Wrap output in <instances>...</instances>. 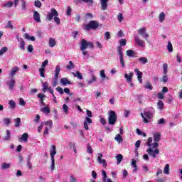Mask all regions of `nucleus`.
Instances as JSON below:
<instances>
[{
	"mask_svg": "<svg viewBox=\"0 0 182 182\" xmlns=\"http://www.w3.org/2000/svg\"><path fill=\"white\" fill-rule=\"evenodd\" d=\"M134 73H136L137 78L138 77H143V73H141L140 70H139L138 68H136L134 70Z\"/></svg>",
	"mask_w": 182,
	"mask_h": 182,
	"instance_id": "nucleus-47",
	"label": "nucleus"
},
{
	"mask_svg": "<svg viewBox=\"0 0 182 182\" xmlns=\"http://www.w3.org/2000/svg\"><path fill=\"white\" fill-rule=\"evenodd\" d=\"M168 68V65H167V63H164V65H163V69H164V75H167V72H168V70H167V68Z\"/></svg>",
	"mask_w": 182,
	"mask_h": 182,
	"instance_id": "nucleus-57",
	"label": "nucleus"
},
{
	"mask_svg": "<svg viewBox=\"0 0 182 182\" xmlns=\"http://www.w3.org/2000/svg\"><path fill=\"white\" fill-rule=\"evenodd\" d=\"M167 49L170 53H171V52H173V44H171V41L168 42Z\"/></svg>",
	"mask_w": 182,
	"mask_h": 182,
	"instance_id": "nucleus-41",
	"label": "nucleus"
},
{
	"mask_svg": "<svg viewBox=\"0 0 182 182\" xmlns=\"http://www.w3.org/2000/svg\"><path fill=\"white\" fill-rule=\"evenodd\" d=\"M139 62H140V63L141 65H146V63H149V60L147 58H146L145 57H140L138 59Z\"/></svg>",
	"mask_w": 182,
	"mask_h": 182,
	"instance_id": "nucleus-25",
	"label": "nucleus"
},
{
	"mask_svg": "<svg viewBox=\"0 0 182 182\" xmlns=\"http://www.w3.org/2000/svg\"><path fill=\"white\" fill-rule=\"evenodd\" d=\"M102 157H103V154H98L97 160V162L99 163V164H102V166L106 168V167H107V163L106 162V161L105 159H102Z\"/></svg>",
	"mask_w": 182,
	"mask_h": 182,
	"instance_id": "nucleus-11",
	"label": "nucleus"
},
{
	"mask_svg": "<svg viewBox=\"0 0 182 182\" xmlns=\"http://www.w3.org/2000/svg\"><path fill=\"white\" fill-rule=\"evenodd\" d=\"M62 86H66V85H72V82H70L67 77H63L60 80Z\"/></svg>",
	"mask_w": 182,
	"mask_h": 182,
	"instance_id": "nucleus-18",
	"label": "nucleus"
},
{
	"mask_svg": "<svg viewBox=\"0 0 182 182\" xmlns=\"http://www.w3.org/2000/svg\"><path fill=\"white\" fill-rule=\"evenodd\" d=\"M43 123L46 126H48L49 129H52V126H53V122H52V120L47 121V122H43Z\"/></svg>",
	"mask_w": 182,
	"mask_h": 182,
	"instance_id": "nucleus-46",
	"label": "nucleus"
},
{
	"mask_svg": "<svg viewBox=\"0 0 182 182\" xmlns=\"http://www.w3.org/2000/svg\"><path fill=\"white\" fill-rule=\"evenodd\" d=\"M48 87H49V84L48 83V82H45L43 84V92L45 93L46 90H48Z\"/></svg>",
	"mask_w": 182,
	"mask_h": 182,
	"instance_id": "nucleus-44",
	"label": "nucleus"
},
{
	"mask_svg": "<svg viewBox=\"0 0 182 182\" xmlns=\"http://www.w3.org/2000/svg\"><path fill=\"white\" fill-rule=\"evenodd\" d=\"M164 106V103L161 100H159L158 102V109L160 110H162L163 107Z\"/></svg>",
	"mask_w": 182,
	"mask_h": 182,
	"instance_id": "nucleus-52",
	"label": "nucleus"
},
{
	"mask_svg": "<svg viewBox=\"0 0 182 182\" xmlns=\"http://www.w3.org/2000/svg\"><path fill=\"white\" fill-rule=\"evenodd\" d=\"M51 171L55 170V158H51V165H50Z\"/></svg>",
	"mask_w": 182,
	"mask_h": 182,
	"instance_id": "nucleus-53",
	"label": "nucleus"
},
{
	"mask_svg": "<svg viewBox=\"0 0 182 182\" xmlns=\"http://www.w3.org/2000/svg\"><path fill=\"white\" fill-rule=\"evenodd\" d=\"M70 182H76V178H75V176L73 175H70Z\"/></svg>",
	"mask_w": 182,
	"mask_h": 182,
	"instance_id": "nucleus-64",
	"label": "nucleus"
},
{
	"mask_svg": "<svg viewBox=\"0 0 182 182\" xmlns=\"http://www.w3.org/2000/svg\"><path fill=\"white\" fill-rule=\"evenodd\" d=\"M28 134L24 133L22 134L21 137L18 139L19 141H24V143L28 142Z\"/></svg>",
	"mask_w": 182,
	"mask_h": 182,
	"instance_id": "nucleus-24",
	"label": "nucleus"
},
{
	"mask_svg": "<svg viewBox=\"0 0 182 182\" xmlns=\"http://www.w3.org/2000/svg\"><path fill=\"white\" fill-rule=\"evenodd\" d=\"M100 76L102 79H107V80H109V77L106 76V74L105 73V70H100Z\"/></svg>",
	"mask_w": 182,
	"mask_h": 182,
	"instance_id": "nucleus-35",
	"label": "nucleus"
},
{
	"mask_svg": "<svg viewBox=\"0 0 182 182\" xmlns=\"http://www.w3.org/2000/svg\"><path fill=\"white\" fill-rule=\"evenodd\" d=\"M127 56H129L130 58L134 56V51L133 50H127Z\"/></svg>",
	"mask_w": 182,
	"mask_h": 182,
	"instance_id": "nucleus-51",
	"label": "nucleus"
},
{
	"mask_svg": "<svg viewBox=\"0 0 182 182\" xmlns=\"http://www.w3.org/2000/svg\"><path fill=\"white\" fill-rule=\"evenodd\" d=\"M18 103H19L20 106H25L26 105V102H25V100H23V98L19 99Z\"/></svg>",
	"mask_w": 182,
	"mask_h": 182,
	"instance_id": "nucleus-63",
	"label": "nucleus"
},
{
	"mask_svg": "<svg viewBox=\"0 0 182 182\" xmlns=\"http://www.w3.org/2000/svg\"><path fill=\"white\" fill-rule=\"evenodd\" d=\"M117 55L119 56V62L121 63L122 68H126L124 65V60H123V52L122 51V47H118Z\"/></svg>",
	"mask_w": 182,
	"mask_h": 182,
	"instance_id": "nucleus-10",
	"label": "nucleus"
},
{
	"mask_svg": "<svg viewBox=\"0 0 182 182\" xmlns=\"http://www.w3.org/2000/svg\"><path fill=\"white\" fill-rule=\"evenodd\" d=\"M56 46V41H55L53 38H50L49 39V46L50 48H55Z\"/></svg>",
	"mask_w": 182,
	"mask_h": 182,
	"instance_id": "nucleus-30",
	"label": "nucleus"
},
{
	"mask_svg": "<svg viewBox=\"0 0 182 182\" xmlns=\"http://www.w3.org/2000/svg\"><path fill=\"white\" fill-rule=\"evenodd\" d=\"M73 76H75V77H77L80 80L83 79V76L82 75V73H80V72L77 71L76 73H72Z\"/></svg>",
	"mask_w": 182,
	"mask_h": 182,
	"instance_id": "nucleus-34",
	"label": "nucleus"
},
{
	"mask_svg": "<svg viewBox=\"0 0 182 182\" xmlns=\"http://www.w3.org/2000/svg\"><path fill=\"white\" fill-rule=\"evenodd\" d=\"M32 155H28L26 159V166L29 170H32Z\"/></svg>",
	"mask_w": 182,
	"mask_h": 182,
	"instance_id": "nucleus-15",
	"label": "nucleus"
},
{
	"mask_svg": "<svg viewBox=\"0 0 182 182\" xmlns=\"http://www.w3.org/2000/svg\"><path fill=\"white\" fill-rule=\"evenodd\" d=\"M55 155H56V146L52 145L50 146V156L51 159H55Z\"/></svg>",
	"mask_w": 182,
	"mask_h": 182,
	"instance_id": "nucleus-16",
	"label": "nucleus"
},
{
	"mask_svg": "<svg viewBox=\"0 0 182 182\" xmlns=\"http://www.w3.org/2000/svg\"><path fill=\"white\" fill-rule=\"evenodd\" d=\"M102 180H103V181H106V178H107V174L106 173V171H105V170H102Z\"/></svg>",
	"mask_w": 182,
	"mask_h": 182,
	"instance_id": "nucleus-59",
	"label": "nucleus"
},
{
	"mask_svg": "<svg viewBox=\"0 0 182 182\" xmlns=\"http://www.w3.org/2000/svg\"><path fill=\"white\" fill-rule=\"evenodd\" d=\"M9 105L10 109H15V107L16 106V103L14 100H10L9 102Z\"/></svg>",
	"mask_w": 182,
	"mask_h": 182,
	"instance_id": "nucleus-42",
	"label": "nucleus"
},
{
	"mask_svg": "<svg viewBox=\"0 0 182 182\" xmlns=\"http://www.w3.org/2000/svg\"><path fill=\"white\" fill-rule=\"evenodd\" d=\"M116 159L117 160V164H120V163H122V160H123V155L122 154H117L116 156Z\"/></svg>",
	"mask_w": 182,
	"mask_h": 182,
	"instance_id": "nucleus-37",
	"label": "nucleus"
},
{
	"mask_svg": "<svg viewBox=\"0 0 182 182\" xmlns=\"http://www.w3.org/2000/svg\"><path fill=\"white\" fill-rule=\"evenodd\" d=\"M5 28H7L9 29H15V26L12 24V22L11 21H9Z\"/></svg>",
	"mask_w": 182,
	"mask_h": 182,
	"instance_id": "nucleus-38",
	"label": "nucleus"
},
{
	"mask_svg": "<svg viewBox=\"0 0 182 182\" xmlns=\"http://www.w3.org/2000/svg\"><path fill=\"white\" fill-rule=\"evenodd\" d=\"M34 6H36V8H41L42 2H41V1H39V0H36L34 1Z\"/></svg>",
	"mask_w": 182,
	"mask_h": 182,
	"instance_id": "nucleus-45",
	"label": "nucleus"
},
{
	"mask_svg": "<svg viewBox=\"0 0 182 182\" xmlns=\"http://www.w3.org/2000/svg\"><path fill=\"white\" fill-rule=\"evenodd\" d=\"M40 110L42 113H46V114H49V113H50V108L48 106L43 107Z\"/></svg>",
	"mask_w": 182,
	"mask_h": 182,
	"instance_id": "nucleus-27",
	"label": "nucleus"
},
{
	"mask_svg": "<svg viewBox=\"0 0 182 182\" xmlns=\"http://www.w3.org/2000/svg\"><path fill=\"white\" fill-rule=\"evenodd\" d=\"M152 143H153V138L152 137L148 138L146 146H148V147H151Z\"/></svg>",
	"mask_w": 182,
	"mask_h": 182,
	"instance_id": "nucleus-55",
	"label": "nucleus"
},
{
	"mask_svg": "<svg viewBox=\"0 0 182 182\" xmlns=\"http://www.w3.org/2000/svg\"><path fill=\"white\" fill-rule=\"evenodd\" d=\"M134 73H130L129 74L125 73L124 75V79H126L128 83H132L133 82Z\"/></svg>",
	"mask_w": 182,
	"mask_h": 182,
	"instance_id": "nucleus-12",
	"label": "nucleus"
},
{
	"mask_svg": "<svg viewBox=\"0 0 182 182\" xmlns=\"http://www.w3.org/2000/svg\"><path fill=\"white\" fill-rule=\"evenodd\" d=\"M160 140H161V134H160V132L154 134V141L159 143Z\"/></svg>",
	"mask_w": 182,
	"mask_h": 182,
	"instance_id": "nucleus-20",
	"label": "nucleus"
},
{
	"mask_svg": "<svg viewBox=\"0 0 182 182\" xmlns=\"http://www.w3.org/2000/svg\"><path fill=\"white\" fill-rule=\"evenodd\" d=\"M33 19L36 22L41 23V14L38 11L33 12Z\"/></svg>",
	"mask_w": 182,
	"mask_h": 182,
	"instance_id": "nucleus-21",
	"label": "nucleus"
},
{
	"mask_svg": "<svg viewBox=\"0 0 182 182\" xmlns=\"http://www.w3.org/2000/svg\"><path fill=\"white\" fill-rule=\"evenodd\" d=\"M16 83V81L14 78H11V80L6 81V85L9 86L10 90H14V87H15Z\"/></svg>",
	"mask_w": 182,
	"mask_h": 182,
	"instance_id": "nucleus-14",
	"label": "nucleus"
},
{
	"mask_svg": "<svg viewBox=\"0 0 182 182\" xmlns=\"http://www.w3.org/2000/svg\"><path fill=\"white\" fill-rule=\"evenodd\" d=\"M114 140L117 141V143L120 144L123 142V138H122V135L119 134H117L116 136L114 137Z\"/></svg>",
	"mask_w": 182,
	"mask_h": 182,
	"instance_id": "nucleus-29",
	"label": "nucleus"
},
{
	"mask_svg": "<svg viewBox=\"0 0 182 182\" xmlns=\"http://www.w3.org/2000/svg\"><path fill=\"white\" fill-rule=\"evenodd\" d=\"M39 72H40V76L42 77H45V68H39Z\"/></svg>",
	"mask_w": 182,
	"mask_h": 182,
	"instance_id": "nucleus-56",
	"label": "nucleus"
},
{
	"mask_svg": "<svg viewBox=\"0 0 182 182\" xmlns=\"http://www.w3.org/2000/svg\"><path fill=\"white\" fill-rule=\"evenodd\" d=\"M66 68L68 69V70H70L75 68V64H73V62L69 61V65H68Z\"/></svg>",
	"mask_w": 182,
	"mask_h": 182,
	"instance_id": "nucleus-49",
	"label": "nucleus"
},
{
	"mask_svg": "<svg viewBox=\"0 0 182 182\" xmlns=\"http://www.w3.org/2000/svg\"><path fill=\"white\" fill-rule=\"evenodd\" d=\"M4 8H12L14 6V1H8L4 4Z\"/></svg>",
	"mask_w": 182,
	"mask_h": 182,
	"instance_id": "nucleus-39",
	"label": "nucleus"
},
{
	"mask_svg": "<svg viewBox=\"0 0 182 182\" xmlns=\"http://www.w3.org/2000/svg\"><path fill=\"white\" fill-rule=\"evenodd\" d=\"M4 141H9L11 140V131L6 129V136L3 138Z\"/></svg>",
	"mask_w": 182,
	"mask_h": 182,
	"instance_id": "nucleus-22",
	"label": "nucleus"
},
{
	"mask_svg": "<svg viewBox=\"0 0 182 182\" xmlns=\"http://www.w3.org/2000/svg\"><path fill=\"white\" fill-rule=\"evenodd\" d=\"M23 38L28 39V41H32V42H35L36 41L35 36H31L28 33H25Z\"/></svg>",
	"mask_w": 182,
	"mask_h": 182,
	"instance_id": "nucleus-26",
	"label": "nucleus"
},
{
	"mask_svg": "<svg viewBox=\"0 0 182 182\" xmlns=\"http://www.w3.org/2000/svg\"><path fill=\"white\" fill-rule=\"evenodd\" d=\"M55 16H59V13H58L56 9H52L47 14V19L48 21H52Z\"/></svg>",
	"mask_w": 182,
	"mask_h": 182,
	"instance_id": "nucleus-8",
	"label": "nucleus"
},
{
	"mask_svg": "<svg viewBox=\"0 0 182 182\" xmlns=\"http://www.w3.org/2000/svg\"><path fill=\"white\" fill-rule=\"evenodd\" d=\"M99 28V22L96 21H91L88 24L85 26V31H90V29L95 30Z\"/></svg>",
	"mask_w": 182,
	"mask_h": 182,
	"instance_id": "nucleus-5",
	"label": "nucleus"
},
{
	"mask_svg": "<svg viewBox=\"0 0 182 182\" xmlns=\"http://www.w3.org/2000/svg\"><path fill=\"white\" fill-rule=\"evenodd\" d=\"M164 19H166V14H164V12H161L159 16V22H164Z\"/></svg>",
	"mask_w": 182,
	"mask_h": 182,
	"instance_id": "nucleus-31",
	"label": "nucleus"
},
{
	"mask_svg": "<svg viewBox=\"0 0 182 182\" xmlns=\"http://www.w3.org/2000/svg\"><path fill=\"white\" fill-rule=\"evenodd\" d=\"M8 168H11V164L3 163L1 164V170H8Z\"/></svg>",
	"mask_w": 182,
	"mask_h": 182,
	"instance_id": "nucleus-32",
	"label": "nucleus"
},
{
	"mask_svg": "<svg viewBox=\"0 0 182 182\" xmlns=\"http://www.w3.org/2000/svg\"><path fill=\"white\" fill-rule=\"evenodd\" d=\"M138 33L139 35H140V36H141V38L145 39V41H148L149 35L147 33V30L146 29V27L140 28L138 30Z\"/></svg>",
	"mask_w": 182,
	"mask_h": 182,
	"instance_id": "nucleus-7",
	"label": "nucleus"
},
{
	"mask_svg": "<svg viewBox=\"0 0 182 182\" xmlns=\"http://www.w3.org/2000/svg\"><path fill=\"white\" fill-rule=\"evenodd\" d=\"M37 97H38V99H40V100H43V99H45V97H46V95H45L42 93H39L37 95Z\"/></svg>",
	"mask_w": 182,
	"mask_h": 182,
	"instance_id": "nucleus-61",
	"label": "nucleus"
},
{
	"mask_svg": "<svg viewBox=\"0 0 182 182\" xmlns=\"http://www.w3.org/2000/svg\"><path fill=\"white\" fill-rule=\"evenodd\" d=\"M134 41L135 43L138 46H140L141 48H144V45H146V42L144 40H141L139 36H134Z\"/></svg>",
	"mask_w": 182,
	"mask_h": 182,
	"instance_id": "nucleus-9",
	"label": "nucleus"
},
{
	"mask_svg": "<svg viewBox=\"0 0 182 182\" xmlns=\"http://www.w3.org/2000/svg\"><path fill=\"white\" fill-rule=\"evenodd\" d=\"M59 73H60V65H57L55 67V74H54V81L52 83L53 87H56L58 85V79L59 78Z\"/></svg>",
	"mask_w": 182,
	"mask_h": 182,
	"instance_id": "nucleus-6",
	"label": "nucleus"
},
{
	"mask_svg": "<svg viewBox=\"0 0 182 182\" xmlns=\"http://www.w3.org/2000/svg\"><path fill=\"white\" fill-rule=\"evenodd\" d=\"M87 152L90 154H93V149H92V146H90V144L87 145Z\"/></svg>",
	"mask_w": 182,
	"mask_h": 182,
	"instance_id": "nucleus-58",
	"label": "nucleus"
},
{
	"mask_svg": "<svg viewBox=\"0 0 182 182\" xmlns=\"http://www.w3.org/2000/svg\"><path fill=\"white\" fill-rule=\"evenodd\" d=\"M15 127H20L21 126V118H16L14 119Z\"/></svg>",
	"mask_w": 182,
	"mask_h": 182,
	"instance_id": "nucleus-40",
	"label": "nucleus"
},
{
	"mask_svg": "<svg viewBox=\"0 0 182 182\" xmlns=\"http://www.w3.org/2000/svg\"><path fill=\"white\" fill-rule=\"evenodd\" d=\"M108 123L111 126H113L116 124V122L117 120V114H116V112L114 111L110 110L108 112Z\"/></svg>",
	"mask_w": 182,
	"mask_h": 182,
	"instance_id": "nucleus-4",
	"label": "nucleus"
},
{
	"mask_svg": "<svg viewBox=\"0 0 182 182\" xmlns=\"http://www.w3.org/2000/svg\"><path fill=\"white\" fill-rule=\"evenodd\" d=\"M5 52H8V48L7 47H3L0 50V56H2V55H4V53H5Z\"/></svg>",
	"mask_w": 182,
	"mask_h": 182,
	"instance_id": "nucleus-54",
	"label": "nucleus"
},
{
	"mask_svg": "<svg viewBox=\"0 0 182 182\" xmlns=\"http://www.w3.org/2000/svg\"><path fill=\"white\" fill-rule=\"evenodd\" d=\"M100 1L101 9L102 11H106V9H107V2H109V0H100Z\"/></svg>",
	"mask_w": 182,
	"mask_h": 182,
	"instance_id": "nucleus-17",
	"label": "nucleus"
},
{
	"mask_svg": "<svg viewBox=\"0 0 182 182\" xmlns=\"http://www.w3.org/2000/svg\"><path fill=\"white\" fill-rule=\"evenodd\" d=\"M21 10L22 11H26L28 9V6H26V1L25 0H21Z\"/></svg>",
	"mask_w": 182,
	"mask_h": 182,
	"instance_id": "nucleus-33",
	"label": "nucleus"
},
{
	"mask_svg": "<svg viewBox=\"0 0 182 182\" xmlns=\"http://www.w3.org/2000/svg\"><path fill=\"white\" fill-rule=\"evenodd\" d=\"M136 160L135 159H132V167H134V173H136V171H137V170H138V167H137V164H136Z\"/></svg>",
	"mask_w": 182,
	"mask_h": 182,
	"instance_id": "nucleus-28",
	"label": "nucleus"
},
{
	"mask_svg": "<svg viewBox=\"0 0 182 182\" xmlns=\"http://www.w3.org/2000/svg\"><path fill=\"white\" fill-rule=\"evenodd\" d=\"M18 48L20 49V50H23V52H24L25 50V40H21V41H18Z\"/></svg>",
	"mask_w": 182,
	"mask_h": 182,
	"instance_id": "nucleus-23",
	"label": "nucleus"
},
{
	"mask_svg": "<svg viewBox=\"0 0 182 182\" xmlns=\"http://www.w3.org/2000/svg\"><path fill=\"white\" fill-rule=\"evenodd\" d=\"M3 122L5 124V126H9L11 124V119L10 118H4Z\"/></svg>",
	"mask_w": 182,
	"mask_h": 182,
	"instance_id": "nucleus-48",
	"label": "nucleus"
},
{
	"mask_svg": "<svg viewBox=\"0 0 182 182\" xmlns=\"http://www.w3.org/2000/svg\"><path fill=\"white\" fill-rule=\"evenodd\" d=\"M157 147H159V142H154L152 143L151 146L146 150V152L148 153L149 156L152 157V159H156L157 156L160 154V150L157 149ZM153 149H155L154 150Z\"/></svg>",
	"mask_w": 182,
	"mask_h": 182,
	"instance_id": "nucleus-2",
	"label": "nucleus"
},
{
	"mask_svg": "<svg viewBox=\"0 0 182 182\" xmlns=\"http://www.w3.org/2000/svg\"><path fill=\"white\" fill-rule=\"evenodd\" d=\"M154 114V109L153 107L146 108L144 110V113H141V117L143 119V122L144 123H150V120L149 119H152L153 114Z\"/></svg>",
	"mask_w": 182,
	"mask_h": 182,
	"instance_id": "nucleus-1",
	"label": "nucleus"
},
{
	"mask_svg": "<svg viewBox=\"0 0 182 182\" xmlns=\"http://www.w3.org/2000/svg\"><path fill=\"white\" fill-rule=\"evenodd\" d=\"M87 48H93V43L91 41L87 42L85 39H82L81 41V46L80 48V50L82 51V55L84 56H86L87 55V51H86V49Z\"/></svg>",
	"mask_w": 182,
	"mask_h": 182,
	"instance_id": "nucleus-3",
	"label": "nucleus"
},
{
	"mask_svg": "<svg viewBox=\"0 0 182 182\" xmlns=\"http://www.w3.org/2000/svg\"><path fill=\"white\" fill-rule=\"evenodd\" d=\"M96 80H97L96 76L92 75L91 80H87V85H92V83L93 82H96Z\"/></svg>",
	"mask_w": 182,
	"mask_h": 182,
	"instance_id": "nucleus-43",
	"label": "nucleus"
},
{
	"mask_svg": "<svg viewBox=\"0 0 182 182\" xmlns=\"http://www.w3.org/2000/svg\"><path fill=\"white\" fill-rule=\"evenodd\" d=\"M111 36H110V33L109 31L105 32V39L106 41H109V39H110Z\"/></svg>",
	"mask_w": 182,
	"mask_h": 182,
	"instance_id": "nucleus-62",
	"label": "nucleus"
},
{
	"mask_svg": "<svg viewBox=\"0 0 182 182\" xmlns=\"http://www.w3.org/2000/svg\"><path fill=\"white\" fill-rule=\"evenodd\" d=\"M144 87L145 89H149V90H153V86H151V84H150V82H147Z\"/></svg>",
	"mask_w": 182,
	"mask_h": 182,
	"instance_id": "nucleus-60",
	"label": "nucleus"
},
{
	"mask_svg": "<svg viewBox=\"0 0 182 182\" xmlns=\"http://www.w3.org/2000/svg\"><path fill=\"white\" fill-rule=\"evenodd\" d=\"M91 123H93V120L89 118V117H86L84 121V129H85V130H89V126L87 124H91Z\"/></svg>",
	"mask_w": 182,
	"mask_h": 182,
	"instance_id": "nucleus-13",
	"label": "nucleus"
},
{
	"mask_svg": "<svg viewBox=\"0 0 182 182\" xmlns=\"http://www.w3.org/2000/svg\"><path fill=\"white\" fill-rule=\"evenodd\" d=\"M164 174H170V165L169 164H166L164 167Z\"/></svg>",
	"mask_w": 182,
	"mask_h": 182,
	"instance_id": "nucleus-36",
	"label": "nucleus"
},
{
	"mask_svg": "<svg viewBox=\"0 0 182 182\" xmlns=\"http://www.w3.org/2000/svg\"><path fill=\"white\" fill-rule=\"evenodd\" d=\"M18 70H19V68L18 67H14L11 72H10V77L11 79H14V76H15V75H16V73H18Z\"/></svg>",
	"mask_w": 182,
	"mask_h": 182,
	"instance_id": "nucleus-19",
	"label": "nucleus"
},
{
	"mask_svg": "<svg viewBox=\"0 0 182 182\" xmlns=\"http://www.w3.org/2000/svg\"><path fill=\"white\" fill-rule=\"evenodd\" d=\"M85 4H87L88 6H92L93 5V0H81Z\"/></svg>",
	"mask_w": 182,
	"mask_h": 182,
	"instance_id": "nucleus-50",
	"label": "nucleus"
}]
</instances>
